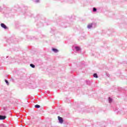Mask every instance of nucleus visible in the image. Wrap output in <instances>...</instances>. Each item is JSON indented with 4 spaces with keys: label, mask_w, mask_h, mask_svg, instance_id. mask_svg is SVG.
Listing matches in <instances>:
<instances>
[{
    "label": "nucleus",
    "mask_w": 127,
    "mask_h": 127,
    "mask_svg": "<svg viewBox=\"0 0 127 127\" xmlns=\"http://www.w3.org/2000/svg\"><path fill=\"white\" fill-rule=\"evenodd\" d=\"M6 117L5 116H0V120H5V119H6Z\"/></svg>",
    "instance_id": "3"
},
{
    "label": "nucleus",
    "mask_w": 127,
    "mask_h": 127,
    "mask_svg": "<svg viewBox=\"0 0 127 127\" xmlns=\"http://www.w3.org/2000/svg\"><path fill=\"white\" fill-rule=\"evenodd\" d=\"M109 101L110 103H112L113 99H112V98H111L110 97H109Z\"/></svg>",
    "instance_id": "10"
},
{
    "label": "nucleus",
    "mask_w": 127,
    "mask_h": 127,
    "mask_svg": "<svg viewBox=\"0 0 127 127\" xmlns=\"http://www.w3.org/2000/svg\"><path fill=\"white\" fill-rule=\"evenodd\" d=\"M75 49L77 51H79V50H80V48L78 47H75Z\"/></svg>",
    "instance_id": "9"
},
{
    "label": "nucleus",
    "mask_w": 127,
    "mask_h": 127,
    "mask_svg": "<svg viewBox=\"0 0 127 127\" xmlns=\"http://www.w3.org/2000/svg\"><path fill=\"white\" fill-rule=\"evenodd\" d=\"M92 26H93V24H90L87 26V27H88V28H92Z\"/></svg>",
    "instance_id": "4"
},
{
    "label": "nucleus",
    "mask_w": 127,
    "mask_h": 127,
    "mask_svg": "<svg viewBox=\"0 0 127 127\" xmlns=\"http://www.w3.org/2000/svg\"><path fill=\"white\" fill-rule=\"evenodd\" d=\"M93 11H97V9L96 8H93Z\"/></svg>",
    "instance_id": "11"
},
{
    "label": "nucleus",
    "mask_w": 127,
    "mask_h": 127,
    "mask_svg": "<svg viewBox=\"0 0 127 127\" xmlns=\"http://www.w3.org/2000/svg\"><path fill=\"white\" fill-rule=\"evenodd\" d=\"M30 66L31 67H32V68H35V65H34V64H30Z\"/></svg>",
    "instance_id": "6"
},
{
    "label": "nucleus",
    "mask_w": 127,
    "mask_h": 127,
    "mask_svg": "<svg viewBox=\"0 0 127 127\" xmlns=\"http://www.w3.org/2000/svg\"><path fill=\"white\" fill-rule=\"evenodd\" d=\"M5 82L6 83V84H8V81L7 80H5Z\"/></svg>",
    "instance_id": "12"
},
{
    "label": "nucleus",
    "mask_w": 127,
    "mask_h": 127,
    "mask_svg": "<svg viewBox=\"0 0 127 127\" xmlns=\"http://www.w3.org/2000/svg\"><path fill=\"white\" fill-rule=\"evenodd\" d=\"M1 26L5 29H6V28H7V27H6V26L3 23H1Z\"/></svg>",
    "instance_id": "2"
},
{
    "label": "nucleus",
    "mask_w": 127,
    "mask_h": 127,
    "mask_svg": "<svg viewBox=\"0 0 127 127\" xmlns=\"http://www.w3.org/2000/svg\"><path fill=\"white\" fill-rule=\"evenodd\" d=\"M58 120L61 124H63V119L62 117H60V116H59Z\"/></svg>",
    "instance_id": "1"
},
{
    "label": "nucleus",
    "mask_w": 127,
    "mask_h": 127,
    "mask_svg": "<svg viewBox=\"0 0 127 127\" xmlns=\"http://www.w3.org/2000/svg\"><path fill=\"white\" fill-rule=\"evenodd\" d=\"M35 108H36L37 109H39V108H40V106L39 105H36L35 106Z\"/></svg>",
    "instance_id": "7"
},
{
    "label": "nucleus",
    "mask_w": 127,
    "mask_h": 127,
    "mask_svg": "<svg viewBox=\"0 0 127 127\" xmlns=\"http://www.w3.org/2000/svg\"><path fill=\"white\" fill-rule=\"evenodd\" d=\"M53 51H54L55 52V53H57V52H58V50L56 49H52Z\"/></svg>",
    "instance_id": "5"
},
{
    "label": "nucleus",
    "mask_w": 127,
    "mask_h": 127,
    "mask_svg": "<svg viewBox=\"0 0 127 127\" xmlns=\"http://www.w3.org/2000/svg\"><path fill=\"white\" fill-rule=\"evenodd\" d=\"M93 76L94 77V78H98V75L97 74V73H94L93 74Z\"/></svg>",
    "instance_id": "8"
}]
</instances>
